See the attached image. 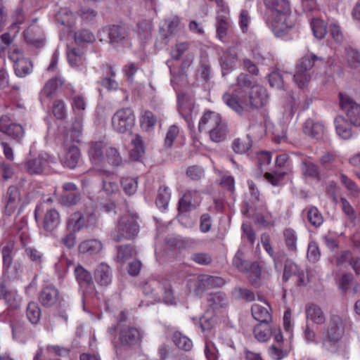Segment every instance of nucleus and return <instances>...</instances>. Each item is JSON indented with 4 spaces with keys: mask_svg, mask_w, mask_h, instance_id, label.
<instances>
[{
    "mask_svg": "<svg viewBox=\"0 0 360 360\" xmlns=\"http://www.w3.org/2000/svg\"><path fill=\"white\" fill-rule=\"evenodd\" d=\"M12 252L13 246L10 245L4 246L2 249L4 271H8L11 267L13 262Z\"/></svg>",
    "mask_w": 360,
    "mask_h": 360,
    "instance_id": "obj_63",
    "label": "nucleus"
},
{
    "mask_svg": "<svg viewBox=\"0 0 360 360\" xmlns=\"http://www.w3.org/2000/svg\"><path fill=\"white\" fill-rule=\"evenodd\" d=\"M302 174L311 179L319 181L321 179V169L319 167L311 162L303 161L301 165Z\"/></svg>",
    "mask_w": 360,
    "mask_h": 360,
    "instance_id": "obj_35",
    "label": "nucleus"
},
{
    "mask_svg": "<svg viewBox=\"0 0 360 360\" xmlns=\"http://www.w3.org/2000/svg\"><path fill=\"white\" fill-rule=\"evenodd\" d=\"M189 291L195 295H200L209 289L208 282L205 274L200 275L197 278L190 279L187 283Z\"/></svg>",
    "mask_w": 360,
    "mask_h": 360,
    "instance_id": "obj_22",
    "label": "nucleus"
},
{
    "mask_svg": "<svg viewBox=\"0 0 360 360\" xmlns=\"http://www.w3.org/2000/svg\"><path fill=\"white\" fill-rule=\"evenodd\" d=\"M103 248L102 243L97 239H90L82 242L79 245V251L82 254L93 255L98 254Z\"/></svg>",
    "mask_w": 360,
    "mask_h": 360,
    "instance_id": "obj_29",
    "label": "nucleus"
},
{
    "mask_svg": "<svg viewBox=\"0 0 360 360\" xmlns=\"http://www.w3.org/2000/svg\"><path fill=\"white\" fill-rule=\"evenodd\" d=\"M26 316L32 324L36 325L39 323L41 318V309L37 303L30 302L28 304Z\"/></svg>",
    "mask_w": 360,
    "mask_h": 360,
    "instance_id": "obj_48",
    "label": "nucleus"
},
{
    "mask_svg": "<svg viewBox=\"0 0 360 360\" xmlns=\"http://www.w3.org/2000/svg\"><path fill=\"white\" fill-rule=\"evenodd\" d=\"M115 332L117 333V335L115 337L113 344L116 353L120 349H134L141 345L142 335L137 328L118 324L108 328V333L112 336L115 335Z\"/></svg>",
    "mask_w": 360,
    "mask_h": 360,
    "instance_id": "obj_4",
    "label": "nucleus"
},
{
    "mask_svg": "<svg viewBox=\"0 0 360 360\" xmlns=\"http://www.w3.org/2000/svg\"><path fill=\"white\" fill-rule=\"evenodd\" d=\"M243 272L248 274V278L252 283H256L262 274L261 269L256 262H250L247 269Z\"/></svg>",
    "mask_w": 360,
    "mask_h": 360,
    "instance_id": "obj_57",
    "label": "nucleus"
},
{
    "mask_svg": "<svg viewBox=\"0 0 360 360\" xmlns=\"http://www.w3.org/2000/svg\"><path fill=\"white\" fill-rule=\"evenodd\" d=\"M340 103L350 123L355 126H360V105L342 94H340Z\"/></svg>",
    "mask_w": 360,
    "mask_h": 360,
    "instance_id": "obj_9",
    "label": "nucleus"
},
{
    "mask_svg": "<svg viewBox=\"0 0 360 360\" xmlns=\"http://www.w3.org/2000/svg\"><path fill=\"white\" fill-rule=\"evenodd\" d=\"M207 302L213 310H217L227 305V298L224 292H217L209 295Z\"/></svg>",
    "mask_w": 360,
    "mask_h": 360,
    "instance_id": "obj_40",
    "label": "nucleus"
},
{
    "mask_svg": "<svg viewBox=\"0 0 360 360\" xmlns=\"http://www.w3.org/2000/svg\"><path fill=\"white\" fill-rule=\"evenodd\" d=\"M94 279L101 286H108L112 280V273L110 267L105 264H98L94 271Z\"/></svg>",
    "mask_w": 360,
    "mask_h": 360,
    "instance_id": "obj_16",
    "label": "nucleus"
},
{
    "mask_svg": "<svg viewBox=\"0 0 360 360\" xmlns=\"http://www.w3.org/2000/svg\"><path fill=\"white\" fill-rule=\"evenodd\" d=\"M191 44L188 41H178L171 49V56L174 60H178L185 57L183 63L184 67H188L193 63L194 56L190 52Z\"/></svg>",
    "mask_w": 360,
    "mask_h": 360,
    "instance_id": "obj_11",
    "label": "nucleus"
},
{
    "mask_svg": "<svg viewBox=\"0 0 360 360\" xmlns=\"http://www.w3.org/2000/svg\"><path fill=\"white\" fill-rule=\"evenodd\" d=\"M26 43L34 48H41L45 44V38L42 30L36 25L30 26L24 32Z\"/></svg>",
    "mask_w": 360,
    "mask_h": 360,
    "instance_id": "obj_12",
    "label": "nucleus"
},
{
    "mask_svg": "<svg viewBox=\"0 0 360 360\" xmlns=\"http://www.w3.org/2000/svg\"><path fill=\"white\" fill-rule=\"evenodd\" d=\"M307 221L314 227H319L324 221L321 212L315 206L306 208Z\"/></svg>",
    "mask_w": 360,
    "mask_h": 360,
    "instance_id": "obj_43",
    "label": "nucleus"
},
{
    "mask_svg": "<svg viewBox=\"0 0 360 360\" xmlns=\"http://www.w3.org/2000/svg\"><path fill=\"white\" fill-rule=\"evenodd\" d=\"M324 64V58L318 57L313 53H308L297 64L296 72L293 76L295 82L300 88L304 87L311 79L312 68H318Z\"/></svg>",
    "mask_w": 360,
    "mask_h": 360,
    "instance_id": "obj_5",
    "label": "nucleus"
},
{
    "mask_svg": "<svg viewBox=\"0 0 360 360\" xmlns=\"http://www.w3.org/2000/svg\"><path fill=\"white\" fill-rule=\"evenodd\" d=\"M67 89L70 91V97L72 99V106L74 110H84L86 108V102L82 95L76 94L72 86L69 84Z\"/></svg>",
    "mask_w": 360,
    "mask_h": 360,
    "instance_id": "obj_49",
    "label": "nucleus"
},
{
    "mask_svg": "<svg viewBox=\"0 0 360 360\" xmlns=\"http://www.w3.org/2000/svg\"><path fill=\"white\" fill-rule=\"evenodd\" d=\"M238 60V56L235 49L229 48L223 51L220 58V65L223 75L234 69Z\"/></svg>",
    "mask_w": 360,
    "mask_h": 360,
    "instance_id": "obj_15",
    "label": "nucleus"
},
{
    "mask_svg": "<svg viewBox=\"0 0 360 360\" xmlns=\"http://www.w3.org/2000/svg\"><path fill=\"white\" fill-rule=\"evenodd\" d=\"M151 22L150 20H143L138 24L137 32L141 41L146 40L151 35Z\"/></svg>",
    "mask_w": 360,
    "mask_h": 360,
    "instance_id": "obj_64",
    "label": "nucleus"
},
{
    "mask_svg": "<svg viewBox=\"0 0 360 360\" xmlns=\"http://www.w3.org/2000/svg\"><path fill=\"white\" fill-rule=\"evenodd\" d=\"M272 327L269 326V323H259L257 325L253 330L255 338L259 342H266L271 336Z\"/></svg>",
    "mask_w": 360,
    "mask_h": 360,
    "instance_id": "obj_42",
    "label": "nucleus"
},
{
    "mask_svg": "<svg viewBox=\"0 0 360 360\" xmlns=\"http://www.w3.org/2000/svg\"><path fill=\"white\" fill-rule=\"evenodd\" d=\"M271 307L266 303V306L259 304H254L251 307V312L253 318L259 323H269L271 321L270 313Z\"/></svg>",
    "mask_w": 360,
    "mask_h": 360,
    "instance_id": "obj_21",
    "label": "nucleus"
},
{
    "mask_svg": "<svg viewBox=\"0 0 360 360\" xmlns=\"http://www.w3.org/2000/svg\"><path fill=\"white\" fill-rule=\"evenodd\" d=\"M222 100L228 107L241 115L264 105L267 102V94L262 86H255L248 95L245 94L244 91L236 90L233 94L225 93Z\"/></svg>",
    "mask_w": 360,
    "mask_h": 360,
    "instance_id": "obj_1",
    "label": "nucleus"
},
{
    "mask_svg": "<svg viewBox=\"0 0 360 360\" xmlns=\"http://www.w3.org/2000/svg\"><path fill=\"white\" fill-rule=\"evenodd\" d=\"M133 148L130 152V158L132 160H139L145 153V146L142 137L136 134L131 140Z\"/></svg>",
    "mask_w": 360,
    "mask_h": 360,
    "instance_id": "obj_38",
    "label": "nucleus"
},
{
    "mask_svg": "<svg viewBox=\"0 0 360 360\" xmlns=\"http://www.w3.org/2000/svg\"><path fill=\"white\" fill-rule=\"evenodd\" d=\"M4 200L6 211L9 213H12L20 201L19 189L14 186L8 187Z\"/></svg>",
    "mask_w": 360,
    "mask_h": 360,
    "instance_id": "obj_20",
    "label": "nucleus"
},
{
    "mask_svg": "<svg viewBox=\"0 0 360 360\" xmlns=\"http://www.w3.org/2000/svg\"><path fill=\"white\" fill-rule=\"evenodd\" d=\"M193 193H196L195 191H187L185 192L182 198L179 201V210L181 212H187L193 207L192 205V195Z\"/></svg>",
    "mask_w": 360,
    "mask_h": 360,
    "instance_id": "obj_60",
    "label": "nucleus"
},
{
    "mask_svg": "<svg viewBox=\"0 0 360 360\" xmlns=\"http://www.w3.org/2000/svg\"><path fill=\"white\" fill-rule=\"evenodd\" d=\"M264 19L274 34L282 36L294 25L291 20V8L288 0H264Z\"/></svg>",
    "mask_w": 360,
    "mask_h": 360,
    "instance_id": "obj_2",
    "label": "nucleus"
},
{
    "mask_svg": "<svg viewBox=\"0 0 360 360\" xmlns=\"http://www.w3.org/2000/svg\"><path fill=\"white\" fill-rule=\"evenodd\" d=\"M82 132V120L77 117L65 134V143H79Z\"/></svg>",
    "mask_w": 360,
    "mask_h": 360,
    "instance_id": "obj_23",
    "label": "nucleus"
},
{
    "mask_svg": "<svg viewBox=\"0 0 360 360\" xmlns=\"http://www.w3.org/2000/svg\"><path fill=\"white\" fill-rule=\"evenodd\" d=\"M215 27L217 37L219 40L223 41L227 35L228 30L230 27L229 10L226 12H217Z\"/></svg>",
    "mask_w": 360,
    "mask_h": 360,
    "instance_id": "obj_19",
    "label": "nucleus"
},
{
    "mask_svg": "<svg viewBox=\"0 0 360 360\" xmlns=\"http://www.w3.org/2000/svg\"><path fill=\"white\" fill-rule=\"evenodd\" d=\"M303 132L312 139L319 140L323 136L324 127L322 123L309 118L304 124Z\"/></svg>",
    "mask_w": 360,
    "mask_h": 360,
    "instance_id": "obj_18",
    "label": "nucleus"
},
{
    "mask_svg": "<svg viewBox=\"0 0 360 360\" xmlns=\"http://www.w3.org/2000/svg\"><path fill=\"white\" fill-rule=\"evenodd\" d=\"M104 144L101 141L91 143L89 150L91 161L95 164H100L103 159Z\"/></svg>",
    "mask_w": 360,
    "mask_h": 360,
    "instance_id": "obj_41",
    "label": "nucleus"
},
{
    "mask_svg": "<svg viewBox=\"0 0 360 360\" xmlns=\"http://www.w3.org/2000/svg\"><path fill=\"white\" fill-rule=\"evenodd\" d=\"M105 158L109 165L115 167L123 165L124 162L117 149L114 147L106 148Z\"/></svg>",
    "mask_w": 360,
    "mask_h": 360,
    "instance_id": "obj_46",
    "label": "nucleus"
},
{
    "mask_svg": "<svg viewBox=\"0 0 360 360\" xmlns=\"http://www.w3.org/2000/svg\"><path fill=\"white\" fill-rule=\"evenodd\" d=\"M9 58L14 63V70L18 77H24L32 71L31 61L23 57L19 49H14L9 53Z\"/></svg>",
    "mask_w": 360,
    "mask_h": 360,
    "instance_id": "obj_10",
    "label": "nucleus"
},
{
    "mask_svg": "<svg viewBox=\"0 0 360 360\" xmlns=\"http://www.w3.org/2000/svg\"><path fill=\"white\" fill-rule=\"evenodd\" d=\"M222 120L219 113L212 111H206L200 120L198 130L200 132L209 133L217 127L218 123Z\"/></svg>",
    "mask_w": 360,
    "mask_h": 360,
    "instance_id": "obj_14",
    "label": "nucleus"
},
{
    "mask_svg": "<svg viewBox=\"0 0 360 360\" xmlns=\"http://www.w3.org/2000/svg\"><path fill=\"white\" fill-rule=\"evenodd\" d=\"M136 123V115L130 108L117 110L111 119L112 127L119 134L131 132Z\"/></svg>",
    "mask_w": 360,
    "mask_h": 360,
    "instance_id": "obj_7",
    "label": "nucleus"
},
{
    "mask_svg": "<svg viewBox=\"0 0 360 360\" xmlns=\"http://www.w3.org/2000/svg\"><path fill=\"white\" fill-rule=\"evenodd\" d=\"M0 131L16 141H19L24 135L22 127L18 124L10 123L7 117L0 119Z\"/></svg>",
    "mask_w": 360,
    "mask_h": 360,
    "instance_id": "obj_13",
    "label": "nucleus"
},
{
    "mask_svg": "<svg viewBox=\"0 0 360 360\" xmlns=\"http://www.w3.org/2000/svg\"><path fill=\"white\" fill-rule=\"evenodd\" d=\"M108 35L110 44L115 48L120 46H129V30L123 26L112 25L103 30Z\"/></svg>",
    "mask_w": 360,
    "mask_h": 360,
    "instance_id": "obj_8",
    "label": "nucleus"
},
{
    "mask_svg": "<svg viewBox=\"0 0 360 360\" xmlns=\"http://www.w3.org/2000/svg\"><path fill=\"white\" fill-rule=\"evenodd\" d=\"M140 127L146 131L150 132L154 130L157 122L155 115L150 110H143L140 115Z\"/></svg>",
    "mask_w": 360,
    "mask_h": 360,
    "instance_id": "obj_33",
    "label": "nucleus"
},
{
    "mask_svg": "<svg viewBox=\"0 0 360 360\" xmlns=\"http://www.w3.org/2000/svg\"><path fill=\"white\" fill-rule=\"evenodd\" d=\"M100 174L102 176V191L107 195H112L117 193L119 191L118 184L111 179L112 173L109 171L101 170Z\"/></svg>",
    "mask_w": 360,
    "mask_h": 360,
    "instance_id": "obj_26",
    "label": "nucleus"
},
{
    "mask_svg": "<svg viewBox=\"0 0 360 360\" xmlns=\"http://www.w3.org/2000/svg\"><path fill=\"white\" fill-rule=\"evenodd\" d=\"M56 20L62 25L71 27L75 23V15L67 8L61 9L56 14Z\"/></svg>",
    "mask_w": 360,
    "mask_h": 360,
    "instance_id": "obj_51",
    "label": "nucleus"
},
{
    "mask_svg": "<svg viewBox=\"0 0 360 360\" xmlns=\"http://www.w3.org/2000/svg\"><path fill=\"white\" fill-rule=\"evenodd\" d=\"M47 166V160L42 156L31 159L25 165L27 171L31 174H42Z\"/></svg>",
    "mask_w": 360,
    "mask_h": 360,
    "instance_id": "obj_28",
    "label": "nucleus"
},
{
    "mask_svg": "<svg viewBox=\"0 0 360 360\" xmlns=\"http://www.w3.org/2000/svg\"><path fill=\"white\" fill-rule=\"evenodd\" d=\"M306 317L307 320L321 325L325 323L326 317L321 308L316 304H309L305 307Z\"/></svg>",
    "mask_w": 360,
    "mask_h": 360,
    "instance_id": "obj_25",
    "label": "nucleus"
},
{
    "mask_svg": "<svg viewBox=\"0 0 360 360\" xmlns=\"http://www.w3.org/2000/svg\"><path fill=\"white\" fill-rule=\"evenodd\" d=\"M84 227V215L79 212L72 213L67 221V228L72 232H78Z\"/></svg>",
    "mask_w": 360,
    "mask_h": 360,
    "instance_id": "obj_30",
    "label": "nucleus"
},
{
    "mask_svg": "<svg viewBox=\"0 0 360 360\" xmlns=\"http://www.w3.org/2000/svg\"><path fill=\"white\" fill-rule=\"evenodd\" d=\"M167 34H165V37L162 39L165 44H167V39L170 36L175 35L181 28V18L178 15H173L165 20Z\"/></svg>",
    "mask_w": 360,
    "mask_h": 360,
    "instance_id": "obj_37",
    "label": "nucleus"
},
{
    "mask_svg": "<svg viewBox=\"0 0 360 360\" xmlns=\"http://www.w3.org/2000/svg\"><path fill=\"white\" fill-rule=\"evenodd\" d=\"M84 221L88 227H95L98 225V214L96 206L93 203L90 202L88 205H86L84 214Z\"/></svg>",
    "mask_w": 360,
    "mask_h": 360,
    "instance_id": "obj_31",
    "label": "nucleus"
},
{
    "mask_svg": "<svg viewBox=\"0 0 360 360\" xmlns=\"http://www.w3.org/2000/svg\"><path fill=\"white\" fill-rule=\"evenodd\" d=\"M67 57L70 65L78 68L83 64V52L79 48H70L68 46Z\"/></svg>",
    "mask_w": 360,
    "mask_h": 360,
    "instance_id": "obj_44",
    "label": "nucleus"
},
{
    "mask_svg": "<svg viewBox=\"0 0 360 360\" xmlns=\"http://www.w3.org/2000/svg\"><path fill=\"white\" fill-rule=\"evenodd\" d=\"M179 134V128L178 126L173 124L168 128L163 143L166 150L170 149L172 148L174 140L176 139Z\"/></svg>",
    "mask_w": 360,
    "mask_h": 360,
    "instance_id": "obj_56",
    "label": "nucleus"
},
{
    "mask_svg": "<svg viewBox=\"0 0 360 360\" xmlns=\"http://www.w3.org/2000/svg\"><path fill=\"white\" fill-rule=\"evenodd\" d=\"M60 223L59 212L56 209L46 210L43 219V228L46 231H53Z\"/></svg>",
    "mask_w": 360,
    "mask_h": 360,
    "instance_id": "obj_24",
    "label": "nucleus"
},
{
    "mask_svg": "<svg viewBox=\"0 0 360 360\" xmlns=\"http://www.w3.org/2000/svg\"><path fill=\"white\" fill-rule=\"evenodd\" d=\"M311 28L314 36L319 39H323L327 33V27L326 22L321 19H313L311 22Z\"/></svg>",
    "mask_w": 360,
    "mask_h": 360,
    "instance_id": "obj_50",
    "label": "nucleus"
},
{
    "mask_svg": "<svg viewBox=\"0 0 360 360\" xmlns=\"http://www.w3.org/2000/svg\"><path fill=\"white\" fill-rule=\"evenodd\" d=\"M283 237L288 250L293 252H297V236L295 231L292 229H286L283 231Z\"/></svg>",
    "mask_w": 360,
    "mask_h": 360,
    "instance_id": "obj_53",
    "label": "nucleus"
},
{
    "mask_svg": "<svg viewBox=\"0 0 360 360\" xmlns=\"http://www.w3.org/2000/svg\"><path fill=\"white\" fill-rule=\"evenodd\" d=\"M346 326L347 321L343 317L338 314H331L322 335L323 348L333 354L340 352Z\"/></svg>",
    "mask_w": 360,
    "mask_h": 360,
    "instance_id": "obj_3",
    "label": "nucleus"
},
{
    "mask_svg": "<svg viewBox=\"0 0 360 360\" xmlns=\"http://www.w3.org/2000/svg\"><path fill=\"white\" fill-rule=\"evenodd\" d=\"M168 330L170 333H172V338L174 344L181 349L185 351H189L193 347L192 341L185 335H183L181 333L174 331V328L169 326Z\"/></svg>",
    "mask_w": 360,
    "mask_h": 360,
    "instance_id": "obj_39",
    "label": "nucleus"
},
{
    "mask_svg": "<svg viewBox=\"0 0 360 360\" xmlns=\"http://www.w3.org/2000/svg\"><path fill=\"white\" fill-rule=\"evenodd\" d=\"M25 253L35 265L41 267L44 259V255L41 251L34 248L29 247L25 248Z\"/></svg>",
    "mask_w": 360,
    "mask_h": 360,
    "instance_id": "obj_62",
    "label": "nucleus"
},
{
    "mask_svg": "<svg viewBox=\"0 0 360 360\" xmlns=\"http://www.w3.org/2000/svg\"><path fill=\"white\" fill-rule=\"evenodd\" d=\"M59 292L53 285H46L40 292L39 301L46 307L55 305L58 301Z\"/></svg>",
    "mask_w": 360,
    "mask_h": 360,
    "instance_id": "obj_17",
    "label": "nucleus"
},
{
    "mask_svg": "<svg viewBox=\"0 0 360 360\" xmlns=\"http://www.w3.org/2000/svg\"><path fill=\"white\" fill-rule=\"evenodd\" d=\"M252 147V139L249 135L236 139L232 144L233 150L237 153H245Z\"/></svg>",
    "mask_w": 360,
    "mask_h": 360,
    "instance_id": "obj_47",
    "label": "nucleus"
},
{
    "mask_svg": "<svg viewBox=\"0 0 360 360\" xmlns=\"http://www.w3.org/2000/svg\"><path fill=\"white\" fill-rule=\"evenodd\" d=\"M210 139L216 143L224 141L227 134V127L226 123L221 120L217 127H214L212 131H209Z\"/></svg>",
    "mask_w": 360,
    "mask_h": 360,
    "instance_id": "obj_45",
    "label": "nucleus"
},
{
    "mask_svg": "<svg viewBox=\"0 0 360 360\" xmlns=\"http://www.w3.org/2000/svg\"><path fill=\"white\" fill-rule=\"evenodd\" d=\"M62 84L63 81L60 77L49 79L41 91V99L51 98Z\"/></svg>",
    "mask_w": 360,
    "mask_h": 360,
    "instance_id": "obj_36",
    "label": "nucleus"
},
{
    "mask_svg": "<svg viewBox=\"0 0 360 360\" xmlns=\"http://www.w3.org/2000/svg\"><path fill=\"white\" fill-rule=\"evenodd\" d=\"M80 191L64 193L60 197V202L64 206H73L77 205L81 200Z\"/></svg>",
    "mask_w": 360,
    "mask_h": 360,
    "instance_id": "obj_52",
    "label": "nucleus"
},
{
    "mask_svg": "<svg viewBox=\"0 0 360 360\" xmlns=\"http://www.w3.org/2000/svg\"><path fill=\"white\" fill-rule=\"evenodd\" d=\"M121 184L124 193L128 195H134L137 191L138 181L136 178H124L121 181Z\"/></svg>",
    "mask_w": 360,
    "mask_h": 360,
    "instance_id": "obj_59",
    "label": "nucleus"
},
{
    "mask_svg": "<svg viewBox=\"0 0 360 360\" xmlns=\"http://www.w3.org/2000/svg\"><path fill=\"white\" fill-rule=\"evenodd\" d=\"M69 143H65L67 151L65 153L64 164L70 169H74L77 165L80 159V151L77 146L75 145L69 146Z\"/></svg>",
    "mask_w": 360,
    "mask_h": 360,
    "instance_id": "obj_27",
    "label": "nucleus"
},
{
    "mask_svg": "<svg viewBox=\"0 0 360 360\" xmlns=\"http://www.w3.org/2000/svg\"><path fill=\"white\" fill-rule=\"evenodd\" d=\"M349 66L353 69L360 68V52L352 47L345 49Z\"/></svg>",
    "mask_w": 360,
    "mask_h": 360,
    "instance_id": "obj_54",
    "label": "nucleus"
},
{
    "mask_svg": "<svg viewBox=\"0 0 360 360\" xmlns=\"http://www.w3.org/2000/svg\"><path fill=\"white\" fill-rule=\"evenodd\" d=\"M335 124L337 134L343 139H349L352 137V129L343 116L339 115L335 119Z\"/></svg>",
    "mask_w": 360,
    "mask_h": 360,
    "instance_id": "obj_34",
    "label": "nucleus"
},
{
    "mask_svg": "<svg viewBox=\"0 0 360 360\" xmlns=\"http://www.w3.org/2000/svg\"><path fill=\"white\" fill-rule=\"evenodd\" d=\"M136 255V250L131 245L119 246L117 259L118 262H125Z\"/></svg>",
    "mask_w": 360,
    "mask_h": 360,
    "instance_id": "obj_55",
    "label": "nucleus"
},
{
    "mask_svg": "<svg viewBox=\"0 0 360 360\" xmlns=\"http://www.w3.org/2000/svg\"><path fill=\"white\" fill-rule=\"evenodd\" d=\"M136 214H127L122 216L112 233V239L115 242L123 240H130L137 236L139 231V226L136 222L138 219Z\"/></svg>",
    "mask_w": 360,
    "mask_h": 360,
    "instance_id": "obj_6",
    "label": "nucleus"
},
{
    "mask_svg": "<svg viewBox=\"0 0 360 360\" xmlns=\"http://www.w3.org/2000/svg\"><path fill=\"white\" fill-rule=\"evenodd\" d=\"M250 263V261L245 259L244 253L240 250H238L233 259V266L239 271L243 272L247 269Z\"/></svg>",
    "mask_w": 360,
    "mask_h": 360,
    "instance_id": "obj_61",
    "label": "nucleus"
},
{
    "mask_svg": "<svg viewBox=\"0 0 360 360\" xmlns=\"http://www.w3.org/2000/svg\"><path fill=\"white\" fill-rule=\"evenodd\" d=\"M75 274L77 281L81 287L94 288L91 274L83 266L78 265L75 269Z\"/></svg>",
    "mask_w": 360,
    "mask_h": 360,
    "instance_id": "obj_32",
    "label": "nucleus"
},
{
    "mask_svg": "<svg viewBox=\"0 0 360 360\" xmlns=\"http://www.w3.org/2000/svg\"><path fill=\"white\" fill-rule=\"evenodd\" d=\"M237 86L243 89L241 91H244L245 94L248 95L252 90V87L255 85L252 84L250 77L245 73H241L237 78ZM240 91V89H238Z\"/></svg>",
    "mask_w": 360,
    "mask_h": 360,
    "instance_id": "obj_58",
    "label": "nucleus"
}]
</instances>
